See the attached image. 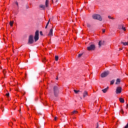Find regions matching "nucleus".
I'll return each instance as SVG.
<instances>
[{
    "instance_id": "obj_1",
    "label": "nucleus",
    "mask_w": 128,
    "mask_h": 128,
    "mask_svg": "<svg viewBox=\"0 0 128 128\" xmlns=\"http://www.w3.org/2000/svg\"><path fill=\"white\" fill-rule=\"evenodd\" d=\"M60 94V90H58V87L57 86H54V94L56 98L58 96V94Z\"/></svg>"
},
{
    "instance_id": "obj_2",
    "label": "nucleus",
    "mask_w": 128,
    "mask_h": 128,
    "mask_svg": "<svg viewBox=\"0 0 128 128\" xmlns=\"http://www.w3.org/2000/svg\"><path fill=\"white\" fill-rule=\"evenodd\" d=\"M92 18H94V20H98L100 21H102V16L98 14H94L92 15Z\"/></svg>"
},
{
    "instance_id": "obj_3",
    "label": "nucleus",
    "mask_w": 128,
    "mask_h": 128,
    "mask_svg": "<svg viewBox=\"0 0 128 128\" xmlns=\"http://www.w3.org/2000/svg\"><path fill=\"white\" fill-rule=\"evenodd\" d=\"M40 38L39 37V32L38 30H37L35 32V35L34 36V42H38V40Z\"/></svg>"
},
{
    "instance_id": "obj_4",
    "label": "nucleus",
    "mask_w": 128,
    "mask_h": 128,
    "mask_svg": "<svg viewBox=\"0 0 128 128\" xmlns=\"http://www.w3.org/2000/svg\"><path fill=\"white\" fill-rule=\"evenodd\" d=\"M96 50V45L95 44H91L89 46L87 47V50Z\"/></svg>"
},
{
    "instance_id": "obj_5",
    "label": "nucleus",
    "mask_w": 128,
    "mask_h": 128,
    "mask_svg": "<svg viewBox=\"0 0 128 128\" xmlns=\"http://www.w3.org/2000/svg\"><path fill=\"white\" fill-rule=\"evenodd\" d=\"M110 72H105L101 74V78H106V76H108Z\"/></svg>"
},
{
    "instance_id": "obj_6",
    "label": "nucleus",
    "mask_w": 128,
    "mask_h": 128,
    "mask_svg": "<svg viewBox=\"0 0 128 128\" xmlns=\"http://www.w3.org/2000/svg\"><path fill=\"white\" fill-rule=\"evenodd\" d=\"M122 87L120 86L118 87L116 91V94H120L122 92Z\"/></svg>"
},
{
    "instance_id": "obj_7",
    "label": "nucleus",
    "mask_w": 128,
    "mask_h": 128,
    "mask_svg": "<svg viewBox=\"0 0 128 128\" xmlns=\"http://www.w3.org/2000/svg\"><path fill=\"white\" fill-rule=\"evenodd\" d=\"M28 44H32V35L30 36Z\"/></svg>"
},
{
    "instance_id": "obj_8",
    "label": "nucleus",
    "mask_w": 128,
    "mask_h": 128,
    "mask_svg": "<svg viewBox=\"0 0 128 128\" xmlns=\"http://www.w3.org/2000/svg\"><path fill=\"white\" fill-rule=\"evenodd\" d=\"M108 87H107L104 90H102V92H103L104 94H106V92H108Z\"/></svg>"
},
{
    "instance_id": "obj_9",
    "label": "nucleus",
    "mask_w": 128,
    "mask_h": 128,
    "mask_svg": "<svg viewBox=\"0 0 128 128\" xmlns=\"http://www.w3.org/2000/svg\"><path fill=\"white\" fill-rule=\"evenodd\" d=\"M119 100L122 104H124V98H120Z\"/></svg>"
},
{
    "instance_id": "obj_10",
    "label": "nucleus",
    "mask_w": 128,
    "mask_h": 128,
    "mask_svg": "<svg viewBox=\"0 0 128 128\" xmlns=\"http://www.w3.org/2000/svg\"><path fill=\"white\" fill-rule=\"evenodd\" d=\"M78 114V112L74 110L71 112V116H72V114Z\"/></svg>"
},
{
    "instance_id": "obj_11",
    "label": "nucleus",
    "mask_w": 128,
    "mask_h": 128,
    "mask_svg": "<svg viewBox=\"0 0 128 128\" xmlns=\"http://www.w3.org/2000/svg\"><path fill=\"white\" fill-rule=\"evenodd\" d=\"M52 30H53V29H52V28L50 30V32H49V33H48V36H52Z\"/></svg>"
},
{
    "instance_id": "obj_12",
    "label": "nucleus",
    "mask_w": 128,
    "mask_h": 128,
    "mask_svg": "<svg viewBox=\"0 0 128 128\" xmlns=\"http://www.w3.org/2000/svg\"><path fill=\"white\" fill-rule=\"evenodd\" d=\"M120 79L118 78L116 80V84H120Z\"/></svg>"
},
{
    "instance_id": "obj_13",
    "label": "nucleus",
    "mask_w": 128,
    "mask_h": 128,
    "mask_svg": "<svg viewBox=\"0 0 128 128\" xmlns=\"http://www.w3.org/2000/svg\"><path fill=\"white\" fill-rule=\"evenodd\" d=\"M88 92H86V91H85L84 92V94H83V96H84V98H86V96H88Z\"/></svg>"
},
{
    "instance_id": "obj_14",
    "label": "nucleus",
    "mask_w": 128,
    "mask_h": 128,
    "mask_svg": "<svg viewBox=\"0 0 128 128\" xmlns=\"http://www.w3.org/2000/svg\"><path fill=\"white\" fill-rule=\"evenodd\" d=\"M48 4H49L48 0H46V8H48Z\"/></svg>"
},
{
    "instance_id": "obj_15",
    "label": "nucleus",
    "mask_w": 128,
    "mask_h": 128,
    "mask_svg": "<svg viewBox=\"0 0 128 128\" xmlns=\"http://www.w3.org/2000/svg\"><path fill=\"white\" fill-rule=\"evenodd\" d=\"M124 26V24H122L120 25H119L118 28L119 30H122V27Z\"/></svg>"
},
{
    "instance_id": "obj_16",
    "label": "nucleus",
    "mask_w": 128,
    "mask_h": 128,
    "mask_svg": "<svg viewBox=\"0 0 128 128\" xmlns=\"http://www.w3.org/2000/svg\"><path fill=\"white\" fill-rule=\"evenodd\" d=\"M50 19L48 21V22H47L46 26L45 27V28H48V24H50Z\"/></svg>"
},
{
    "instance_id": "obj_17",
    "label": "nucleus",
    "mask_w": 128,
    "mask_h": 128,
    "mask_svg": "<svg viewBox=\"0 0 128 128\" xmlns=\"http://www.w3.org/2000/svg\"><path fill=\"white\" fill-rule=\"evenodd\" d=\"M40 8H42V10H44L45 6H44V5H40Z\"/></svg>"
},
{
    "instance_id": "obj_18",
    "label": "nucleus",
    "mask_w": 128,
    "mask_h": 128,
    "mask_svg": "<svg viewBox=\"0 0 128 128\" xmlns=\"http://www.w3.org/2000/svg\"><path fill=\"white\" fill-rule=\"evenodd\" d=\"M74 92L75 94H78V93L80 92V90H74Z\"/></svg>"
},
{
    "instance_id": "obj_19",
    "label": "nucleus",
    "mask_w": 128,
    "mask_h": 128,
    "mask_svg": "<svg viewBox=\"0 0 128 128\" xmlns=\"http://www.w3.org/2000/svg\"><path fill=\"white\" fill-rule=\"evenodd\" d=\"M55 60L56 62H58V56H55Z\"/></svg>"
},
{
    "instance_id": "obj_20",
    "label": "nucleus",
    "mask_w": 128,
    "mask_h": 128,
    "mask_svg": "<svg viewBox=\"0 0 128 128\" xmlns=\"http://www.w3.org/2000/svg\"><path fill=\"white\" fill-rule=\"evenodd\" d=\"M10 26H12L14 25V22L13 21H10Z\"/></svg>"
},
{
    "instance_id": "obj_21",
    "label": "nucleus",
    "mask_w": 128,
    "mask_h": 128,
    "mask_svg": "<svg viewBox=\"0 0 128 128\" xmlns=\"http://www.w3.org/2000/svg\"><path fill=\"white\" fill-rule=\"evenodd\" d=\"M102 41H100L98 42V46H102Z\"/></svg>"
},
{
    "instance_id": "obj_22",
    "label": "nucleus",
    "mask_w": 128,
    "mask_h": 128,
    "mask_svg": "<svg viewBox=\"0 0 128 128\" xmlns=\"http://www.w3.org/2000/svg\"><path fill=\"white\" fill-rule=\"evenodd\" d=\"M120 112H121V114H124V110H122V109L120 110Z\"/></svg>"
},
{
    "instance_id": "obj_23",
    "label": "nucleus",
    "mask_w": 128,
    "mask_h": 128,
    "mask_svg": "<svg viewBox=\"0 0 128 128\" xmlns=\"http://www.w3.org/2000/svg\"><path fill=\"white\" fill-rule=\"evenodd\" d=\"M124 46H128V42H122Z\"/></svg>"
},
{
    "instance_id": "obj_24",
    "label": "nucleus",
    "mask_w": 128,
    "mask_h": 128,
    "mask_svg": "<svg viewBox=\"0 0 128 128\" xmlns=\"http://www.w3.org/2000/svg\"><path fill=\"white\" fill-rule=\"evenodd\" d=\"M114 84V80H112L111 82H110V84Z\"/></svg>"
},
{
    "instance_id": "obj_25",
    "label": "nucleus",
    "mask_w": 128,
    "mask_h": 128,
    "mask_svg": "<svg viewBox=\"0 0 128 128\" xmlns=\"http://www.w3.org/2000/svg\"><path fill=\"white\" fill-rule=\"evenodd\" d=\"M42 62H44H44H46V58H44L42 60Z\"/></svg>"
},
{
    "instance_id": "obj_26",
    "label": "nucleus",
    "mask_w": 128,
    "mask_h": 128,
    "mask_svg": "<svg viewBox=\"0 0 128 128\" xmlns=\"http://www.w3.org/2000/svg\"><path fill=\"white\" fill-rule=\"evenodd\" d=\"M122 30H124V32H126V27H124V26L122 28Z\"/></svg>"
},
{
    "instance_id": "obj_27",
    "label": "nucleus",
    "mask_w": 128,
    "mask_h": 128,
    "mask_svg": "<svg viewBox=\"0 0 128 128\" xmlns=\"http://www.w3.org/2000/svg\"><path fill=\"white\" fill-rule=\"evenodd\" d=\"M108 18H110V19H111V20H114V17H112V16H108Z\"/></svg>"
},
{
    "instance_id": "obj_28",
    "label": "nucleus",
    "mask_w": 128,
    "mask_h": 128,
    "mask_svg": "<svg viewBox=\"0 0 128 128\" xmlns=\"http://www.w3.org/2000/svg\"><path fill=\"white\" fill-rule=\"evenodd\" d=\"M82 56V54H78V58H80V56Z\"/></svg>"
},
{
    "instance_id": "obj_29",
    "label": "nucleus",
    "mask_w": 128,
    "mask_h": 128,
    "mask_svg": "<svg viewBox=\"0 0 128 128\" xmlns=\"http://www.w3.org/2000/svg\"><path fill=\"white\" fill-rule=\"evenodd\" d=\"M6 96H7V98H8V96H10V93H7L6 94Z\"/></svg>"
},
{
    "instance_id": "obj_30",
    "label": "nucleus",
    "mask_w": 128,
    "mask_h": 128,
    "mask_svg": "<svg viewBox=\"0 0 128 128\" xmlns=\"http://www.w3.org/2000/svg\"><path fill=\"white\" fill-rule=\"evenodd\" d=\"M40 36H44V34H42V32L40 31Z\"/></svg>"
},
{
    "instance_id": "obj_31",
    "label": "nucleus",
    "mask_w": 128,
    "mask_h": 128,
    "mask_svg": "<svg viewBox=\"0 0 128 128\" xmlns=\"http://www.w3.org/2000/svg\"><path fill=\"white\" fill-rule=\"evenodd\" d=\"M102 32L103 34H104V32H106V30L102 29Z\"/></svg>"
},
{
    "instance_id": "obj_32",
    "label": "nucleus",
    "mask_w": 128,
    "mask_h": 128,
    "mask_svg": "<svg viewBox=\"0 0 128 128\" xmlns=\"http://www.w3.org/2000/svg\"><path fill=\"white\" fill-rule=\"evenodd\" d=\"M124 128H128V123L127 124L124 126Z\"/></svg>"
},
{
    "instance_id": "obj_33",
    "label": "nucleus",
    "mask_w": 128,
    "mask_h": 128,
    "mask_svg": "<svg viewBox=\"0 0 128 128\" xmlns=\"http://www.w3.org/2000/svg\"><path fill=\"white\" fill-rule=\"evenodd\" d=\"M16 4L17 6H18V2H16Z\"/></svg>"
},
{
    "instance_id": "obj_34",
    "label": "nucleus",
    "mask_w": 128,
    "mask_h": 128,
    "mask_svg": "<svg viewBox=\"0 0 128 128\" xmlns=\"http://www.w3.org/2000/svg\"><path fill=\"white\" fill-rule=\"evenodd\" d=\"M54 120H58V118H56V116L54 117Z\"/></svg>"
},
{
    "instance_id": "obj_35",
    "label": "nucleus",
    "mask_w": 128,
    "mask_h": 128,
    "mask_svg": "<svg viewBox=\"0 0 128 128\" xmlns=\"http://www.w3.org/2000/svg\"><path fill=\"white\" fill-rule=\"evenodd\" d=\"M126 110H128V104H126Z\"/></svg>"
},
{
    "instance_id": "obj_36",
    "label": "nucleus",
    "mask_w": 128,
    "mask_h": 128,
    "mask_svg": "<svg viewBox=\"0 0 128 128\" xmlns=\"http://www.w3.org/2000/svg\"><path fill=\"white\" fill-rule=\"evenodd\" d=\"M96 128H98V123H97V126H96Z\"/></svg>"
},
{
    "instance_id": "obj_37",
    "label": "nucleus",
    "mask_w": 128,
    "mask_h": 128,
    "mask_svg": "<svg viewBox=\"0 0 128 128\" xmlns=\"http://www.w3.org/2000/svg\"><path fill=\"white\" fill-rule=\"evenodd\" d=\"M56 80H58V77L57 76V77L56 78Z\"/></svg>"
},
{
    "instance_id": "obj_38",
    "label": "nucleus",
    "mask_w": 128,
    "mask_h": 128,
    "mask_svg": "<svg viewBox=\"0 0 128 128\" xmlns=\"http://www.w3.org/2000/svg\"><path fill=\"white\" fill-rule=\"evenodd\" d=\"M12 123H10L9 124V126H12Z\"/></svg>"
},
{
    "instance_id": "obj_39",
    "label": "nucleus",
    "mask_w": 128,
    "mask_h": 128,
    "mask_svg": "<svg viewBox=\"0 0 128 128\" xmlns=\"http://www.w3.org/2000/svg\"><path fill=\"white\" fill-rule=\"evenodd\" d=\"M52 3L54 4V0H52Z\"/></svg>"
},
{
    "instance_id": "obj_40",
    "label": "nucleus",
    "mask_w": 128,
    "mask_h": 128,
    "mask_svg": "<svg viewBox=\"0 0 128 128\" xmlns=\"http://www.w3.org/2000/svg\"><path fill=\"white\" fill-rule=\"evenodd\" d=\"M58 0H56L55 2H56Z\"/></svg>"
}]
</instances>
